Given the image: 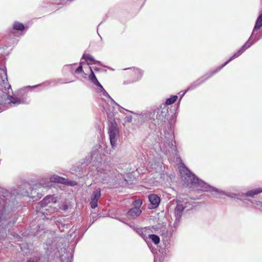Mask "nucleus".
I'll use <instances>...</instances> for the list:
<instances>
[{
  "label": "nucleus",
  "mask_w": 262,
  "mask_h": 262,
  "mask_svg": "<svg viewBox=\"0 0 262 262\" xmlns=\"http://www.w3.org/2000/svg\"><path fill=\"white\" fill-rule=\"evenodd\" d=\"M27 185L28 186V184ZM26 187V185L24 187H19L18 190L14 191L12 194L6 189L0 188V242L4 240L7 236L6 229L8 226L13 225L17 220L15 217L11 220V215L4 214L12 208V204H14L13 201L15 199L16 194L17 195H28Z\"/></svg>",
  "instance_id": "1"
},
{
  "label": "nucleus",
  "mask_w": 262,
  "mask_h": 262,
  "mask_svg": "<svg viewBox=\"0 0 262 262\" xmlns=\"http://www.w3.org/2000/svg\"><path fill=\"white\" fill-rule=\"evenodd\" d=\"M179 170L182 180L185 181L186 183H191L194 185L200 186L203 191L215 192L217 194H225L228 196L233 197L232 195L226 194L222 191L212 187L204 181L200 180L198 177L192 174L184 165H181L179 167Z\"/></svg>",
  "instance_id": "2"
},
{
  "label": "nucleus",
  "mask_w": 262,
  "mask_h": 262,
  "mask_svg": "<svg viewBox=\"0 0 262 262\" xmlns=\"http://www.w3.org/2000/svg\"><path fill=\"white\" fill-rule=\"evenodd\" d=\"M262 26V13L259 15V16L257 17L256 23L253 29L252 34L249 38V39L242 47V48L236 52L232 56H231L228 60H227L224 64H223L221 67H220V69L223 68L224 66H225L227 64H228L231 60L232 59L238 57L240 55H241L244 51L249 48L254 42L256 41L257 39L252 41V42H250V39L252 38L255 35V32L259 29Z\"/></svg>",
  "instance_id": "3"
},
{
  "label": "nucleus",
  "mask_w": 262,
  "mask_h": 262,
  "mask_svg": "<svg viewBox=\"0 0 262 262\" xmlns=\"http://www.w3.org/2000/svg\"><path fill=\"white\" fill-rule=\"evenodd\" d=\"M56 202V200L54 196H47L45 199H43L41 201L37 204L36 207L37 212L38 213H40L43 214H48L47 211L49 212V211H51L55 209L51 207V205L49 206V204L55 203Z\"/></svg>",
  "instance_id": "4"
},
{
  "label": "nucleus",
  "mask_w": 262,
  "mask_h": 262,
  "mask_svg": "<svg viewBox=\"0 0 262 262\" xmlns=\"http://www.w3.org/2000/svg\"><path fill=\"white\" fill-rule=\"evenodd\" d=\"M119 133V130L117 125L115 122L112 121L108 127V134L110 142L112 148H114L116 146V142L117 140V136Z\"/></svg>",
  "instance_id": "5"
},
{
  "label": "nucleus",
  "mask_w": 262,
  "mask_h": 262,
  "mask_svg": "<svg viewBox=\"0 0 262 262\" xmlns=\"http://www.w3.org/2000/svg\"><path fill=\"white\" fill-rule=\"evenodd\" d=\"M90 68L91 70V74L89 76V78L94 84L98 86L97 90L98 91V92H101L103 96H107L112 101H114L112 98L110 96L107 92L104 89L102 85L99 83V82L97 80L92 68L91 67Z\"/></svg>",
  "instance_id": "6"
},
{
  "label": "nucleus",
  "mask_w": 262,
  "mask_h": 262,
  "mask_svg": "<svg viewBox=\"0 0 262 262\" xmlns=\"http://www.w3.org/2000/svg\"><path fill=\"white\" fill-rule=\"evenodd\" d=\"M177 206L174 210V214L176 216V222H179L181 217L182 212L184 209L187 207L185 201H181L179 200L176 201Z\"/></svg>",
  "instance_id": "7"
},
{
  "label": "nucleus",
  "mask_w": 262,
  "mask_h": 262,
  "mask_svg": "<svg viewBox=\"0 0 262 262\" xmlns=\"http://www.w3.org/2000/svg\"><path fill=\"white\" fill-rule=\"evenodd\" d=\"M220 68L217 69L216 71L214 72H211L209 73V75H206L203 76L202 77L200 78L199 79L197 80L196 81L193 82L188 88L187 90L185 91V92L183 93V95H184L188 91L192 90L194 89L195 88L198 86L199 85H200L202 83L204 82L206 80L208 79L209 77H211L214 74H215L216 72L220 70Z\"/></svg>",
  "instance_id": "8"
},
{
  "label": "nucleus",
  "mask_w": 262,
  "mask_h": 262,
  "mask_svg": "<svg viewBox=\"0 0 262 262\" xmlns=\"http://www.w3.org/2000/svg\"><path fill=\"white\" fill-rule=\"evenodd\" d=\"M168 114V107L165 105H163L158 108L156 119L162 122L165 121L167 119Z\"/></svg>",
  "instance_id": "9"
},
{
  "label": "nucleus",
  "mask_w": 262,
  "mask_h": 262,
  "mask_svg": "<svg viewBox=\"0 0 262 262\" xmlns=\"http://www.w3.org/2000/svg\"><path fill=\"white\" fill-rule=\"evenodd\" d=\"M101 196V190L99 188L95 189L91 198L90 205L93 209H95L98 206V201Z\"/></svg>",
  "instance_id": "10"
},
{
  "label": "nucleus",
  "mask_w": 262,
  "mask_h": 262,
  "mask_svg": "<svg viewBox=\"0 0 262 262\" xmlns=\"http://www.w3.org/2000/svg\"><path fill=\"white\" fill-rule=\"evenodd\" d=\"M111 166L107 164H102L97 167V172L99 174H104V178L109 176L111 174Z\"/></svg>",
  "instance_id": "11"
},
{
  "label": "nucleus",
  "mask_w": 262,
  "mask_h": 262,
  "mask_svg": "<svg viewBox=\"0 0 262 262\" xmlns=\"http://www.w3.org/2000/svg\"><path fill=\"white\" fill-rule=\"evenodd\" d=\"M148 199L150 203V208H157L160 203V197H159L157 195L155 194H149L148 195Z\"/></svg>",
  "instance_id": "12"
},
{
  "label": "nucleus",
  "mask_w": 262,
  "mask_h": 262,
  "mask_svg": "<svg viewBox=\"0 0 262 262\" xmlns=\"http://www.w3.org/2000/svg\"><path fill=\"white\" fill-rule=\"evenodd\" d=\"M142 211L138 207H133L131 208L127 213V216L129 219H134L139 216Z\"/></svg>",
  "instance_id": "13"
},
{
  "label": "nucleus",
  "mask_w": 262,
  "mask_h": 262,
  "mask_svg": "<svg viewBox=\"0 0 262 262\" xmlns=\"http://www.w3.org/2000/svg\"><path fill=\"white\" fill-rule=\"evenodd\" d=\"M137 232L147 242V240L148 238V234H150L149 229L147 228H138Z\"/></svg>",
  "instance_id": "14"
},
{
  "label": "nucleus",
  "mask_w": 262,
  "mask_h": 262,
  "mask_svg": "<svg viewBox=\"0 0 262 262\" xmlns=\"http://www.w3.org/2000/svg\"><path fill=\"white\" fill-rule=\"evenodd\" d=\"M50 182L66 184L67 183V180L55 174L50 178Z\"/></svg>",
  "instance_id": "15"
},
{
  "label": "nucleus",
  "mask_w": 262,
  "mask_h": 262,
  "mask_svg": "<svg viewBox=\"0 0 262 262\" xmlns=\"http://www.w3.org/2000/svg\"><path fill=\"white\" fill-rule=\"evenodd\" d=\"M8 98L10 100V103L14 105H18L21 103H26L27 102L26 100H24V99L20 100L18 98L13 96H8Z\"/></svg>",
  "instance_id": "16"
},
{
  "label": "nucleus",
  "mask_w": 262,
  "mask_h": 262,
  "mask_svg": "<svg viewBox=\"0 0 262 262\" xmlns=\"http://www.w3.org/2000/svg\"><path fill=\"white\" fill-rule=\"evenodd\" d=\"M262 192V188H258L254 189H252L251 190L248 191L247 192L245 195L246 196H253L254 195L257 194L259 193Z\"/></svg>",
  "instance_id": "17"
},
{
  "label": "nucleus",
  "mask_w": 262,
  "mask_h": 262,
  "mask_svg": "<svg viewBox=\"0 0 262 262\" xmlns=\"http://www.w3.org/2000/svg\"><path fill=\"white\" fill-rule=\"evenodd\" d=\"M164 145L166 147H169V148L173 149H174V144L173 143V137L170 136V138L167 139L166 138L164 140Z\"/></svg>",
  "instance_id": "18"
},
{
  "label": "nucleus",
  "mask_w": 262,
  "mask_h": 262,
  "mask_svg": "<svg viewBox=\"0 0 262 262\" xmlns=\"http://www.w3.org/2000/svg\"><path fill=\"white\" fill-rule=\"evenodd\" d=\"M148 238L150 239L152 242L156 245L160 243V237L155 234H148Z\"/></svg>",
  "instance_id": "19"
},
{
  "label": "nucleus",
  "mask_w": 262,
  "mask_h": 262,
  "mask_svg": "<svg viewBox=\"0 0 262 262\" xmlns=\"http://www.w3.org/2000/svg\"><path fill=\"white\" fill-rule=\"evenodd\" d=\"M82 58L85 59L86 60H89L90 61H93L94 62V63H97L98 64H100V62L98 61H96L94 57L89 54H84L83 55Z\"/></svg>",
  "instance_id": "20"
},
{
  "label": "nucleus",
  "mask_w": 262,
  "mask_h": 262,
  "mask_svg": "<svg viewBox=\"0 0 262 262\" xmlns=\"http://www.w3.org/2000/svg\"><path fill=\"white\" fill-rule=\"evenodd\" d=\"M134 73L135 75L136 76V77L135 78V80H133V82L140 79L143 74L142 72L140 70L138 69H134Z\"/></svg>",
  "instance_id": "21"
},
{
  "label": "nucleus",
  "mask_w": 262,
  "mask_h": 262,
  "mask_svg": "<svg viewBox=\"0 0 262 262\" xmlns=\"http://www.w3.org/2000/svg\"><path fill=\"white\" fill-rule=\"evenodd\" d=\"M25 27L23 24L18 22H15L13 25V29L16 30L22 31L24 29Z\"/></svg>",
  "instance_id": "22"
},
{
  "label": "nucleus",
  "mask_w": 262,
  "mask_h": 262,
  "mask_svg": "<svg viewBox=\"0 0 262 262\" xmlns=\"http://www.w3.org/2000/svg\"><path fill=\"white\" fill-rule=\"evenodd\" d=\"M177 98H178V97L177 96H173L167 99L166 100V101L165 102V104L164 105H165L166 106L167 105H170V104L173 103L177 100Z\"/></svg>",
  "instance_id": "23"
},
{
  "label": "nucleus",
  "mask_w": 262,
  "mask_h": 262,
  "mask_svg": "<svg viewBox=\"0 0 262 262\" xmlns=\"http://www.w3.org/2000/svg\"><path fill=\"white\" fill-rule=\"evenodd\" d=\"M142 204V202L140 200H137L135 201L133 203V205L134 206V207H138L140 208V207Z\"/></svg>",
  "instance_id": "24"
},
{
  "label": "nucleus",
  "mask_w": 262,
  "mask_h": 262,
  "mask_svg": "<svg viewBox=\"0 0 262 262\" xmlns=\"http://www.w3.org/2000/svg\"><path fill=\"white\" fill-rule=\"evenodd\" d=\"M40 185L43 187H47L50 186V182H48L47 183H44V180H41L40 182Z\"/></svg>",
  "instance_id": "25"
},
{
  "label": "nucleus",
  "mask_w": 262,
  "mask_h": 262,
  "mask_svg": "<svg viewBox=\"0 0 262 262\" xmlns=\"http://www.w3.org/2000/svg\"><path fill=\"white\" fill-rule=\"evenodd\" d=\"M39 258L37 257H33L28 259L27 262H39Z\"/></svg>",
  "instance_id": "26"
},
{
  "label": "nucleus",
  "mask_w": 262,
  "mask_h": 262,
  "mask_svg": "<svg viewBox=\"0 0 262 262\" xmlns=\"http://www.w3.org/2000/svg\"><path fill=\"white\" fill-rule=\"evenodd\" d=\"M83 72V71L82 67L81 66H80L75 71V73H77V74Z\"/></svg>",
  "instance_id": "27"
},
{
  "label": "nucleus",
  "mask_w": 262,
  "mask_h": 262,
  "mask_svg": "<svg viewBox=\"0 0 262 262\" xmlns=\"http://www.w3.org/2000/svg\"><path fill=\"white\" fill-rule=\"evenodd\" d=\"M66 184H68V185H71V186H74V185H76V183L74 181H72V182H69L67 181V183H66Z\"/></svg>",
  "instance_id": "28"
},
{
  "label": "nucleus",
  "mask_w": 262,
  "mask_h": 262,
  "mask_svg": "<svg viewBox=\"0 0 262 262\" xmlns=\"http://www.w3.org/2000/svg\"><path fill=\"white\" fill-rule=\"evenodd\" d=\"M260 203V205L259 208L262 211V204L261 203Z\"/></svg>",
  "instance_id": "29"
},
{
  "label": "nucleus",
  "mask_w": 262,
  "mask_h": 262,
  "mask_svg": "<svg viewBox=\"0 0 262 262\" xmlns=\"http://www.w3.org/2000/svg\"><path fill=\"white\" fill-rule=\"evenodd\" d=\"M130 82H131L130 81V82H126V81H124V84H125V83H126V84H128L129 83H130Z\"/></svg>",
  "instance_id": "30"
},
{
  "label": "nucleus",
  "mask_w": 262,
  "mask_h": 262,
  "mask_svg": "<svg viewBox=\"0 0 262 262\" xmlns=\"http://www.w3.org/2000/svg\"><path fill=\"white\" fill-rule=\"evenodd\" d=\"M24 252H25V253H27V251H24Z\"/></svg>",
  "instance_id": "31"
}]
</instances>
